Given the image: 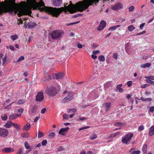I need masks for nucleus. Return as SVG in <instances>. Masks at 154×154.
Masks as SVG:
<instances>
[{"mask_svg":"<svg viewBox=\"0 0 154 154\" xmlns=\"http://www.w3.org/2000/svg\"><path fill=\"white\" fill-rule=\"evenodd\" d=\"M6 59L7 57L6 56H5L3 58H2V65H4L5 63L6 62Z\"/></svg>","mask_w":154,"mask_h":154,"instance_id":"c03bdc74","label":"nucleus"},{"mask_svg":"<svg viewBox=\"0 0 154 154\" xmlns=\"http://www.w3.org/2000/svg\"><path fill=\"white\" fill-rule=\"evenodd\" d=\"M98 59L99 61L103 62L105 60L104 56L102 55H100L98 57Z\"/></svg>","mask_w":154,"mask_h":154,"instance_id":"bb28decb","label":"nucleus"},{"mask_svg":"<svg viewBox=\"0 0 154 154\" xmlns=\"http://www.w3.org/2000/svg\"><path fill=\"white\" fill-rule=\"evenodd\" d=\"M149 111L153 112L154 111V106H151L150 108Z\"/></svg>","mask_w":154,"mask_h":154,"instance_id":"052dcab7","label":"nucleus"},{"mask_svg":"<svg viewBox=\"0 0 154 154\" xmlns=\"http://www.w3.org/2000/svg\"><path fill=\"white\" fill-rule=\"evenodd\" d=\"M113 57L116 59H117V54L116 53H114L113 54Z\"/></svg>","mask_w":154,"mask_h":154,"instance_id":"774afa93","label":"nucleus"},{"mask_svg":"<svg viewBox=\"0 0 154 154\" xmlns=\"http://www.w3.org/2000/svg\"><path fill=\"white\" fill-rule=\"evenodd\" d=\"M18 38V36L17 35H14L11 36V38L12 39L13 41L17 39Z\"/></svg>","mask_w":154,"mask_h":154,"instance_id":"79ce46f5","label":"nucleus"},{"mask_svg":"<svg viewBox=\"0 0 154 154\" xmlns=\"http://www.w3.org/2000/svg\"><path fill=\"white\" fill-rule=\"evenodd\" d=\"M110 102L106 103L103 104V106H104L106 110H109L110 108Z\"/></svg>","mask_w":154,"mask_h":154,"instance_id":"a211bd4d","label":"nucleus"},{"mask_svg":"<svg viewBox=\"0 0 154 154\" xmlns=\"http://www.w3.org/2000/svg\"><path fill=\"white\" fill-rule=\"evenodd\" d=\"M66 93H67V95L61 100L62 103H65L68 101H70L73 98V95L72 92L68 91L66 90L64 91L63 93L64 94H65Z\"/></svg>","mask_w":154,"mask_h":154,"instance_id":"423d86ee","label":"nucleus"},{"mask_svg":"<svg viewBox=\"0 0 154 154\" xmlns=\"http://www.w3.org/2000/svg\"><path fill=\"white\" fill-rule=\"evenodd\" d=\"M63 117L64 119L66 120H68L69 119V116L67 115L66 114H63Z\"/></svg>","mask_w":154,"mask_h":154,"instance_id":"3c124183","label":"nucleus"},{"mask_svg":"<svg viewBox=\"0 0 154 154\" xmlns=\"http://www.w3.org/2000/svg\"><path fill=\"white\" fill-rule=\"evenodd\" d=\"M132 84V82L131 81H129L127 82V84L129 87L131 86Z\"/></svg>","mask_w":154,"mask_h":154,"instance_id":"5fc2aeb1","label":"nucleus"},{"mask_svg":"<svg viewBox=\"0 0 154 154\" xmlns=\"http://www.w3.org/2000/svg\"><path fill=\"white\" fill-rule=\"evenodd\" d=\"M8 12H10L11 14H17L19 17H20L23 15H29L32 13L31 10L26 8L21 9L15 8L11 6H8L0 9V14H2L4 12L7 13Z\"/></svg>","mask_w":154,"mask_h":154,"instance_id":"f03ea898","label":"nucleus"},{"mask_svg":"<svg viewBox=\"0 0 154 154\" xmlns=\"http://www.w3.org/2000/svg\"><path fill=\"white\" fill-rule=\"evenodd\" d=\"M99 2V0H83L77 2L75 5H72L71 7L69 6L67 8L68 9L71 8L73 11H78L81 12L88 8L89 7L93 5L95 2L98 3Z\"/></svg>","mask_w":154,"mask_h":154,"instance_id":"7ed1b4c3","label":"nucleus"},{"mask_svg":"<svg viewBox=\"0 0 154 154\" xmlns=\"http://www.w3.org/2000/svg\"><path fill=\"white\" fill-rule=\"evenodd\" d=\"M26 102V100L24 99L19 100L17 102L18 105H21L23 104Z\"/></svg>","mask_w":154,"mask_h":154,"instance_id":"cd10ccee","label":"nucleus"},{"mask_svg":"<svg viewBox=\"0 0 154 154\" xmlns=\"http://www.w3.org/2000/svg\"><path fill=\"white\" fill-rule=\"evenodd\" d=\"M69 128L67 127L65 128H62L59 131V134L62 135H64V134L63 133L64 132L67 131L69 129Z\"/></svg>","mask_w":154,"mask_h":154,"instance_id":"2eb2a0df","label":"nucleus"},{"mask_svg":"<svg viewBox=\"0 0 154 154\" xmlns=\"http://www.w3.org/2000/svg\"><path fill=\"white\" fill-rule=\"evenodd\" d=\"M133 136V134L131 133L126 134L122 137V142L125 144H128L130 141L131 138Z\"/></svg>","mask_w":154,"mask_h":154,"instance_id":"0eeeda50","label":"nucleus"},{"mask_svg":"<svg viewBox=\"0 0 154 154\" xmlns=\"http://www.w3.org/2000/svg\"><path fill=\"white\" fill-rule=\"evenodd\" d=\"M128 28V30L130 32L132 31L135 28V27H134L133 25H131L129 26Z\"/></svg>","mask_w":154,"mask_h":154,"instance_id":"72a5a7b5","label":"nucleus"},{"mask_svg":"<svg viewBox=\"0 0 154 154\" xmlns=\"http://www.w3.org/2000/svg\"><path fill=\"white\" fill-rule=\"evenodd\" d=\"M90 128V126H85V127H82V128H79V131H81V130H82L85 129L89 128Z\"/></svg>","mask_w":154,"mask_h":154,"instance_id":"603ef678","label":"nucleus"},{"mask_svg":"<svg viewBox=\"0 0 154 154\" xmlns=\"http://www.w3.org/2000/svg\"><path fill=\"white\" fill-rule=\"evenodd\" d=\"M17 118L16 114H11L9 117V119L10 120H13Z\"/></svg>","mask_w":154,"mask_h":154,"instance_id":"393cba45","label":"nucleus"},{"mask_svg":"<svg viewBox=\"0 0 154 154\" xmlns=\"http://www.w3.org/2000/svg\"><path fill=\"white\" fill-rule=\"evenodd\" d=\"M145 78L150 80H154V76H146L145 77Z\"/></svg>","mask_w":154,"mask_h":154,"instance_id":"58836bf2","label":"nucleus"},{"mask_svg":"<svg viewBox=\"0 0 154 154\" xmlns=\"http://www.w3.org/2000/svg\"><path fill=\"white\" fill-rule=\"evenodd\" d=\"M8 130L6 128H0V137L5 138L8 134Z\"/></svg>","mask_w":154,"mask_h":154,"instance_id":"6e6552de","label":"nucleus"},{"mask_svg":"<svg viewBox=\"0 0 154 154\" xmlns=\"http://www.w3.org/2000/svg\"><path fill=\"white\" fill-rule=\"evenodd\" d=\"M106 25V22L104 20H101L98 27V30L99 31L103 30Z\"/></svg>","mask_w":154,"mask_h":154,"instance_id":"f8f14e48","label":"nucleus"},{"mask_svg":"<svg viewBox=\"0 0 154 154\" xmlns=\"http://www.w3.org/2000/svg\"><path fill=\"white\" fill-rule=\"evenodd\" d=\"M13 123L11 122L8 121L4 125V126L5 128H9L12 125Z\"/></svg>","mask_w":154,"mask_h":154,"instance_id":"6ab92c4d","label":"nucleus"},{"mask_svg":"<svg viewBox=\"0 0 154 154\" xmlns=\"http://www.w3.org/2000/svg\"><path fill=\"white\" fill-rule=\"evenodd\" d=\"M140 100L143 101H146L147 100L150 101L152 100V99L150 98H146L143 97H141L140 98Z\"/></svg>","mask_w":154,"mask_h":154,"instance_id":"c9c22d12","label":"nucleus"},{"mask_svg":"<svg viewBox=\"0 0 154 154\" xmlns=\"http://www.w3.org/2000/svg\"><path fill=\"white\" fill-rule=\"evenodd\" d=\"M24 59V57L23 56H21L18 58L17 61H14L13 62L14 63H17L18 62H20L22 60H23Z\"/></svg>","mask_w":154,"mask_h":154,"instance_id":"a878e982","label":"nucleus"},{"mask_svg":"<svg viewBox=\"0 0 154 154\" xmlns=\"http://www.w3.org/2000/svg\"><path fill=\"white\" fill-rule=\"evenodd\" d=\"M82 14H76V15H74V16H73L72 17V18H75V17H79L80 16H81L82 15Z\"/></svg>","mask_w":154,"mask_h":154,"instance_id":"6e6d98bb","label":"nucleus"},{"mask_svg":"<svg viewBox=\"0 0 154 154\" xmlns=\"http://www.w3.org/2000/svg\"><path fill=\"white\" fill-rule=\"evenodd\" d=\"M31 127L30 124L29 123H27L26 125L24 126L23 130L27 131H29L30 130Z\"/></svg>","mask_w":154,"mask_h":154,"instance_id":"f3484780","label":"nucleus"},{"mask_svg":"<svg viewBox=\"0 0 154 154\" xmlns=\"http://www.w3.org/2000/svg\"><path fill=\"white\" fill-rule=\"evenodd\" d=\"M151 63H147L145 64L141 65V67L143 68L149 67L151 66Z\"/></svg>","mask_w":154,"mask_h":154,"instance_id":"412c9836","label":"nucleus"},{"mask_svg":"<svg viewBox=\"0 0 154 154\" xmlns=\"http://www.w3.org/2000/svg\"><path fill=\"white\" fill-rule=\"evenodd\" d=\"M13 103H14V102H12V103L9 104V105L6 106L5 107V108L6 109H9L11 107V104Z\"/></svg>","mask_w":154,"mask_h":154,"instance_id":"bf43d9fd","label":"nucleus"},{"mask_svg":"<svg viewBox=\"0 0 154 154\" xmlns=\"http://www.w3.org/2000/svg\"><path fill=\"white\" fill-rule=\"evenodd\" d=\"M7 118H8V116L6 114H5L4 116H1V118L2 119V120L3 121L6 120L7 119Z\"/></svg>","mask_w":154,"mask_h":154,"instance_id":"4c0bfd02","label":"nucleus"},{"mask_svg":"<svg viewBox=\"0 0 154 154\" xmlns=\"http://www.w3.org/2000/svg\"><path fill=\"white\" fill-rule=\"evenodd\" d=\"M23 111V108H21L18 109V112H19L20 113V114L22 113Z\"/></svg>","mask_w":154,"mask_h":154,"instance_id":"680f3d73","label":"nucleus"},{"mask_svg":"<svg viewBox=\"0 0 154 154\" xmlns=\"http://www.w3.org/2000/svg\"><path fill=\"white\" fill-rule=\"evenodd\" d=\"M149 135L150 136L154 135V126H152L149 128Z\"/></svg>","mask_w":154,"mask_h":154,"instance_id":"dca6fc26","label":"nucleus"},{"mask_svg":"<svg viewBox=\"0 0 154 154\" xmlns=\"http://www.w3.org/2000/svg\"><path fill=\"white\" fill-rule=\"evenodd\" d=\"M120 25H117L115 26L110 27L109 29V30L111 29H112L113 30H115L117 27H120Z\"/></svg>","mask_w":154,"mask_h":154,"instance_id":"c85d7f7f","label":"nucleus"},{"mask_svg":"<svg viewBox=\"0 0 154 154\" xmlns=\"http://www.w3.org/2000/svg\"><path fill=\"white\" fill-rule=\"evenodd\" d=\"M79 154H93V153L91 151H88L86 153L85 151H83L80 152Z\"/></svg>","mask_w":154,"mask_h":154,"instance_id":"7c9ffc66","label":"nucleus"},{"mask_svg":"<svg viewBox=\"0 0 154 154\" xmlns=\"http://www.w3.org/2000/svg\"><path fill=\"white\" fill-rule=\"evenodd\" d=\"M32 0V2L36 5L37 8L39 10L42 11H45L48 13L49 14L51 15L53 17H58L62 11H65L66 10L69 11L71 13L78 11H73L71 8L68 9L67 8L69 6L71 7L72 5H76L77 3L75 5H73L71 1L69 2V4L68 6H66L68 5V3H65V7H61L60 8H57L45 6L44 2L42 0L38 3L36 2V0Z\"/></svg>","mask_w":154,"mask_h":154,"instance_id":"f257e3e1","label":"nucleus"},{"mask_svg":"<svg viewBox=\"0 0 154 154\" xmlns=\"http://www.w3.org/2000/svg\"><path fill=\"white\" fill-rule=\"evenodd\" d=\"M58 92V90L53 85L46 87L45 91V92L48 95L51 97L56 96Z\"/></svg>","mask_w":154,"mask_h":154,"instance_id":"20e7f679","label":"nucleus"},{"mask_svg":"<svg viewBox=\"0 0 154 154\" xmlns=\"http://www.w3.org/2000/svg\"><path fill=\"white\" fill-rule=\"evenodd\" d=\"M146 81L148 83H149L152 85H154V81H153L147 79L146 80Z\"/></svg>","mask_w":154,"mask_h":154,"instance_id":"a18cd8bd","label":"nucleus"},{"mask_svg":"<svg viewBox=\"0 0 154 154\" xmlns=\"http://www.w3.org/2000/svg\"><path fill=\"white\" fill-rule=\"evenodd\" d=\"M148 85H149V84H145L141 86V88H146L147 87V86Z\"/></svg>","mask_w":154,"mask_h":154,"instance_id":"4d7b16f0","label":"nucleus"},{"mask_svg":"<svg viewBox=\"0 0 154 154\" xmlns=\"http://www.w3.org/2000/svg\"><path fill=\"white\" fill-rule=\"evenodd\" d=\"M24 146L26 149H29L30 148V146L27 142H25Z\"/></svg>","mask_w":154,"mask_h":154,"instance_id":"ea45409f","label":"nucleus"},{"mask_svg":"<svg viewBox=\"0 0 154 154\" xmlns=\"http://www.w3.org/2000/svg\"><path fill=\"white\" fill-rule=\"evenodd\" d=\"M40 117L39 116H37L36 117L34 120V122H37L38 119H40Z\"/></svg>","mask_w":154,"mask_h":154,"instance_id":"e2e57ef3","label":"nucleus"},{"mask_svg":"<svg viewBox=\"0 0 154 154\" xmlns=\"http://www.w3.org/2000/svg\"><path fill=\"white\" fill-rule=\"evenodd\" d=\"M120 132H116L114 134H112L111 136L112 137H115L117 135L119 134Z\"/></svg>","mask_w":154,"mask_h":154,"instance_id":"8fccbe9b","label":"nucleus"},{"mask_svg":"<svg viewBox=\"0 0 154 154\" xmlns=\"http://www.w3.org/2000/svg\"><path fill=\"white\" fill-rule=\"evenodd\" d=\"M123 8V5L120 2H118L114 4L111 6V9L117 11Z\"/></svg>","mask_w":154,"mask_h":154,"instance_id":"1a4fd4ad","label":"nucleus"},{"mask_svg":"<svg viewBox=\"0 0 154 154\" xmlns=\"http://www.w3.org/2000/svg\"><path fill=\"white\" fill-rule=\"evenodd\" d=\"M128 9L129 12L133 11L134 9V7L133 6H131L128 8Z\"/></svg>","mask_w":154,"mask_h":154,"instance_id":"a19ab883","label":"nucleus"},{"mask_svg":"<svg viewBox=\"0 0 154 154\" xmlns=\"http://www.w3.org/2000/svg\"><path fill=\"white\" fill-rule=\"evenodd\" d=\"M2 151L4 152L9 153L14 152V149L10 147H7L4 148Z\"/></svg>","mask_w":154,"mask_h":154,"instance_id":"4468645a","label":"nucleus"},{"mask_svg":"<svg viewBox=\"0 0 154 154\" xmlns=\"http://www.w3.org/2000/svg\"><path fill=\"white\" fill-rule=\"evenodd\" d=\"M64 32L61 30H57L53 31L51 33V38L54 40L60 39L64 35Z\"/></svg>","mask_w":154,"mask_h":154,"instance_id":"39448f33","label":"nucleus"},{"mask_svg":"<svg viewBox=\"0 0 154 154\" xmlns=\"http://www.w3.org/2000/svg\"><path fill=\"white\" fill-rule=\"evenodd\" d=\"M36 24L32 21H30L28 23V26L29 27H32L36 26Z\"/></svg>","mask_w":154,"mask_h":154,"instance_id":"5701e85b","label":"nucleus"},{"mask_svg":"<svg viewBox=\"0 0 154 154\" xmlns=\"http://www.w3.org/2000/svg\"><path fill=\"white\" fill-rule=\"evenodd\" d=\"M100 52L99 50L94 51H93V54L94 55H96L97 54L99 53Z\"/></svg>","mask_w":154,"mask_h":154,"instance_id":"13d9d810","label":"nucleus"},{"mask_svg":"<svg viewBox=\"0 0 154 154\" xmlns=\"http://www.w3.org/2000/svg\"><path fill=\"white\" fill-rule=\"evenodd\" d=\"M42 145L43 146H45L47 143V141L46 140H44L42 142Z\"/></svg>","mask_w":154,"mask_h":154,"instance_id":"37998d69","label":"nucleus"},{"mask_svg":"<svg viewBox=\"0 0 154 154\" xmlns=\"http://www.w3.org/2000/svg\"><path fill=\"white\" fill-rule=\"evenodd\" d=\"M9 47L11 50L14 51V50L15 48L12 45H10L9 46Z\"/></svg>","mask_w":154,"mask_h":154,"instance_id":"0e129e2a","label":"nucleus"},{"mask_svg":"<svg viewBox=\"0 0 154 154\" xmlns=\"http://www.w3.org/2000/svg\"><path fill=\"white\" fill-rule=\"evenodd\" d=\"M147 145L146 144H144L142 147V151L144 153H146L147 152Z\"/></svg>","mask_w":154,"mask_h":154,"instance_id":"b1692460","label":"nucleus"},{"mask_svg":"<svg viewBox=\"0 0 154 154\" xmlns=\"http://www.w3.org/2000/svg\"><path fill=\"white\" fill-rule=\"evenodd\" d=\"M83 46L80 44H78L77 45V47L79 48H82Z\"/></svg>","mask_w":154,"mask_h":154,"instance_id":"69168bd1","label":"nucleus"},{"mask_svg":"<svg viewBox=\"0 0 154 154\" xmlns=\"http://www.w3.org/2000/svg\"><path fill=\"white\" fill-rule=\"evenodd\" d=\"M122 124L121 122H117L115 123L114 124V125L115 126H120Z\"/></svg>","mask_w":154,"mask_h":154,"instance_id":"de8ad7c7","label":"nucleus"},{"mask_svg":"<svg viewBox=\"0 0 154 154\" xmlns=\"http://www.w3.org/2000/svg\"><path fill=\"white\" fill-rule=\"evenodd\" d=\"M24 149V148H20L18 151L17 152L16 154H23V149Z\"/></svg>","mask_w":154,"mask_h":154,"instance_id":"2f4dec72","label":"nucleus"},{"mask_svg":"<svg viewBox=\"0 0 154 154\" xmlns=\"http://www.w3.org/2000/svg\"><path fill=\"white\" fill-rule=\"evenodd\" d=\"M37 109V106H33L32 108V113H36V110Z\"/></svg>","mask_w":154,"mask_h":154,"instance_id":"c756f323","label":"nucleus"},{"mask_svg":"<svg viewBox=\"0 0 154 154\" xmlns=\"http://www.w3.org/2000/svg\"><path fill=\"white\" fill-rule=\"evenodd\" d=\"M21 136L24 138H28L29 137V134L28 132H23L21 134Z\"/></svg>","mask_w":154,"mask_h":154,"instance_id":"aec40b11","label":"nucleus"},{"mask_svg":"<svg viewBox=\"0 0 154 154\" xmlns=\"http://www.w3.org/2000/svg\"><path fill=\"white\" fill-rule=\"evenodd\" d=\"M97 135L95 134H94L92 135V136L90 137V138L91 139L93 140L96 139L97 138Z\"/></svg>","mask_w":154,"mask_h":154,"instance_id":"e433bc0d","label":"nucleus"},{"mask_svg":"<svg viewBox=\"0 0 154 154\" xmlns=\"http://www.w3.org/2000/svg\"><path fill=\"white\" fill-rule=\"evenodd\" d=\"M122 84H120L117 85V88L119 89L118 91L120 93H122L124 91L122 88H121L122 86Z\"/></svg>","mask_w":154,"mask_h":154,"instance_id":"4be33fe9","label":"nucleus"},{"mask_svg":"<svg viewBox=\"0 0 154 154\" xmlns=\"http://www.w3.org/2000/svg\"><path fill=\"white\" fill-rule=\"evenodd\" d=\"M76 109H68V112H69L72 111L73 112H75L76 111Z\"/></svg>","mask_w":154,"mask_h":154,"instance_id":"864d4df0","label":"nucleus"},{"mask_svg":"<svg viewBox=\"0 0 154 154\" xmlns=\"http://www.w3.org/2000/svg\"><path fill=\"white\" fill-rule=\"evenodd\" d=\"M140 152L139 150L133 151L131 154H139L140 153Z\"/></svg>","mask_w":154,"mask_h":154,"instance_id":"49530a36","label":"nucleus"},{"mask_svg":"<svg viewBox=\"0 0 154 154\" xmlns=\"http://www.w3.org/2000/svg\"><path fill=\"white\" fill-rule=\"evenodd\" d=\"M44 99V96L43 92H38L36 97V100L37 101H41L43 100Z\"/></svg>","mask_w":154,"mask_h":154,"instance_id":"9b49d317","label":"nucleus"},{"mask_svg":"<svg viewBox=\"0 0 154 154\" xmlns=\"http://www.w3.org/2000/svg\"><path fill=\"white\" fill-rule=\"evenodd\" d=\"M12 125L17 130H19L20 129V126L18 124L13 123Z\"/></svg>","mask_w":154,"mask_h":154,"instance_id":"473e14b6","label":"nucleus"},{"mask_svg":"<svg viewBox=\"0 0 154 154\" xmlns=\"http://www.w3.org/2000/svg\"><path fill=\"white\" fill-rule=\"evenodd\" d=\"M64 74L62 72H59L55 73L53 75V78L57 80H59L62 79L64 76Z\"/></svg>","mask_w":154,"mask_h":154,"instance_id":"9d476101","label":"nucleus"},{"mask_svg":"<svg viewBox=\"0 0 154 154\" xmlns=\"http://www.w3.org/2000/svg\"><path fill=\"white\" fill-rule=\"evenodd\" d=\"M55 135V134L54 132H51L49 134V136L50 137H54Z\"/></svg>","mask_w":154,"mask_h":154,"instance_id":"338daca9","label":"nucleus"},{"mask_svg":"<svg viewBox=\"0 0 154 154\" xmlns=\"http://www.w3.org/2000/svg\"><path fill=\"white\" fill-rule=\"evenodd\" d=\"M44 135V133L40 131H38V138H41L43 137Z\"/></svg>","mask_w":154,"mask_h":154,"instance_id":"f704fd0d","label":"nucleus"},{"mask_svg":"<svg viewBox=\"0 0 154 154\" xmlns=\"http://www.w3.org/2000/svg\"><path fill=\"white\" fill-rule=\"evenodd\" d=\"M144 129V126L142 125H140L138 127V130H140V131H142Z\"/></svg>","mask_w":154,"mask_h":154,"instance_id":"09e8293b","label":"nucleus"},{"mask_svg":"<svg viewBox=\"0 0 154 154\" xmlns=\"http://www.w3.org/2000/svg\"><path fill=\"white\" fill-rule=\"evenodd\" d=\"M62 3V0H52V4L54 6L58 7L60 6Z\"/></svg>","mask_w":154,"mask_h":154,"instance_id":"ddd939ff","label":"nucleus"}]
</instances>
